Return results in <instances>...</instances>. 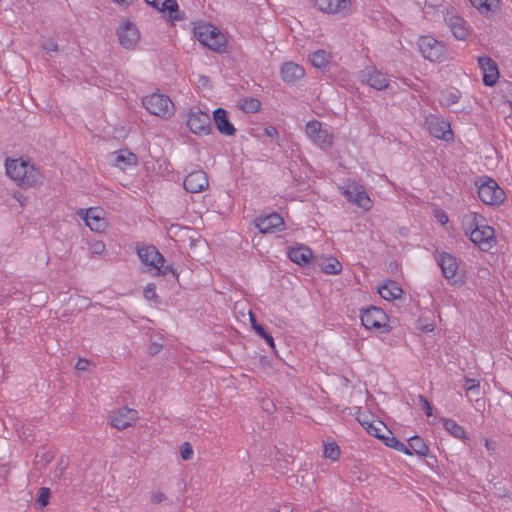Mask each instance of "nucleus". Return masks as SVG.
<instances>
[{
	"label": "nucleus",
	"mask_w": 512,
	"mask_h": 512,
	"mask_svg": "<svg viewBox=\"0 0 512 512\" xmlns=\"http://www.w3.org/2000/svg\"><path fill=\"white\" fill-rule=\"evenodd\" d=\"M5 168L6 174L21 186H34L42 182L39 170L22 159H8Z\"/></svg>",
	"instance_id": "obj_1"
},
{
	"label": "nucleus",
	"mask_w": 512,
	"mask_h": 512,
	"mask_svg": "<svg viewBox=\"0 0 512 512\" xmlns=\"http://www.w3.org/2000/svg\"><path fill=\"white\" fill-rule=\"evenodd\" d=\"M194 35L205 47L218 53H224L227 49V38L219 29L210 23H199L194 28Z\"/></svg>",
	"instance_id": "obj_2"
},
{
	"label": "nucleus",
	"mask_w": 512,
	"mask_h": 512,
	"mask_svg": "<svg viewBox=\"0 0 512 512\" xmlns=\"http://www.w3.org/2000/svg\"><path fill=\"white\" fill-rule=\"evenodd\" d=\"M305 132L308 138L323 151L332 148L334 134L329 127H324L318 120H311L306 123Z\"/></svg>",
	"instance_id": "obj_3"
},
{
	"label": "nucleus",
	"mask_w": 512,
	"mask_h": 512,
	"mask_svg": "<svg viewBox=\"0 0 512 512\" xmlns=\"http://www.w3.org/2000/svg\"><path fill=\"white\" fill-rule=\"evenodd\" d=\"M142 102L147 111L155 116L168 119L174 114V104L167 95L153 93L145 96Z\"/></svg>",
	"instance_id": "obj_4"
},
{
	"label": "nucleus",
	"mask_w": 512,
	"mask_h": 512,
	"mask_svg": "<svg viewBox=\"0 0 512 512\" xmlns=\"http://www.w3.org/2000/svg\"><path fill=\"white\" fill-rule=\"evenodd\" d=\"M476 185H478V196L484 204L500 205L505 200L504 190L492 178L484 177L481 183L477 181Z\"/></svg>",
	"instance_id": "obj_5"
},
{
	"label": "nucleus",
	"mask_w": 512,
	"mask_h": 512,
	"mask_svg": "<svg viewBox=\"0 0 512 512\" xmlns=\"http://www.w3.org/2000/svg\"><path fill=\"white\" fill-rule=\"evenodd\" d=\"M360 319L366 329H375L381 333L390 332V326L387 324V315L383 309L376 306H369L361 310Z\"/></svg>",
	"instance_id": "obj_6"
},
{
	"label": "nucleus",
	"mask_w": 512,
	"mask_h": 512,
	"mask_svg": "<svg viewBox=\"0 0 512 512\" xmlns=\"http://www.w3.org/2000/svg\"><path fill=\"white\" fill-rule=\"evenodd\" d=\"M435 260L441 268L442 275L447 279L450 285H461L463 281L458 277V260L457 258L447 252L438 253Z\"/></svg>",
	"instance_id": "obj_7"
},
{
	"label": "nucleus",
	"mask_w": 512,
	"mask_h": 512,
	"mask_svg": "<svg viewBox=\"0 0 512 512\" xmlns=\"http://www.w3.org/2000/svg\"><path fill=\"white\" fill-rule=\"evenodd\" d=\"M187 126L190 131L197 135H208L211 132V118L209 114L199 108H192L189 112Z\"/></svg>",
	"instance_id": "obj_8"
},
{
	"label": "nucleus",
	"mask_w": 512,
	"mask_h": 512,
	"mask_svg": "<svg viewBox=\"0 0 512 512\" xmlns=\"http://www.w3.org/2000/svg\"><path fill=\"white\" fill-rule=\"evenodd\" d=\"M418 48L422 56L430 61H438L445 53L443 43L432 36H421L418 40Z\"/></svg>",
	"instance_id": "obj_9"
},
{
	"label": "nucleus",
	"mask_w": 512,
	"mask_h": 512,
	"mask_svg": "<svg viewBox=\"0 0 512 512\" xmlns=\"http://www.w3.org/2000/svg\"><path fill=\"white\" fill-rule=\"evenodd\" d=\"M425 125L431 136L449 141L453 138L450 124L438 116L430 114L426 117Z\"/></svg>",
	"instance_id": "obj_10"
},
{
	"label": "nucleus",
	"mask_w": 512,
	"mask_h": 512,
	"mask_svg": "<svg viewBox=\"0 0 512 512\" xmlns=\"http://www.w3.org/2000/svg\"><path fill=\"white\" fill-rule=\"evenodd\" d=\"M313 6L329 15H347L351 9V0H311Z\"/></svg>",
	"instance_id": "obj_11"
},
{
	"label": "nucleus",
	"mask_w": 512,
	"mask_h": 512,
	"mask_svg": "<svg viewBox=\"0 0 512 512\" xmlns=\"http://www.w3.org/2000/svg\"><path fill=\"white\" fill-rule=\"evenodd\" d=\"M470 240L482 251H488L495 242L494 229L484 223L475 231H471Z\"/></svg>",
	"instance_id": "obj_12"
},
{
	"label": "nucleus",
	"mask_w": 512,
	"mask_h": 512,
	"mask_svg": "<svg viewBox=\"0 0 512 512\" xmlns=\"http://www.w3.org/2000/svg\"><path fill=\"white\" fill-rule=\"evenodd\" d=\"M209 186L208 176L202 170L189 173L183 181V187L188 193H199Z\"/></svg>",
	"instance_id": "obj_13"
},
{
	"label": "nucleus",
	"mask_w": 512,
	"mask_h": 512,
	"mask_svg": "<svg viewBox=\"0 0 512 512\" xmlns=\"http://www.w3.org/2000/svg\"><path fill=\"white\" fill-rule=\"evenodd\" d=\"M255 227L259 233H275L284 228V220L278 213H271L265 217H258L255 219Z\"/></svg>",
	"instance_id": "obj_14"
},
{
	"label": "nucleus",
	"mask_w": 512,
	"mask_h": 512,
	"mask_svg": "<svg viewBox=\"0 0 512 512\" xmlns=\"http://www.w3.org/2000/svg\"><path fill=\"white\" fill-rule=\"evenodd\" d=\"M445 21L456 39L464 41L469 37L470 26L461 16L447 13Z\"/></svg>",
	"instance_id": "obj_15"
},
{
	"label": "nucleus",
	"mask_w": 512,
	"mask_h": 512,
	"mask_svg": "<svg viewBox=\"0 0 512 512\" xmlns=\"http://www.w3.org/2000/svg\"><path fill=\"white\" fill-rule=\"evenodd\" d=\"M120 45L125 49L133 48L140 38L137 27L130 21L125 22L117 31Z\"/></svg>",
	"instance_id": "obj_16"
},
{
	"label": "nucleus",
	"mask_w": 512,
	"mask_h": 512,
	"mask_svg": "<svg viewBox=\"0 0 512 512\" xmlns=\"http://www.w3.org/2000/svg\"><path fill=\"white\" fill-rule=\"evenodd\" d=\"M362 82L376 90H383L389 87L387 76L375 67H367L362 71Z\"/></svg>",
	"instance_id": "obj_17"
},
{
	"label": "nucleus",
	"mask_w": 512,
	"mask_h": 512,
	"mask_svg": "<svg viewBox=\"0 0 512 512\" xmlns=\"http://www.w3.org/2000/svg\"><path fill=\"white\" fill-rule=\"evenodd\" d=\"M136 419V410L123 407L111 416L110 424L118 430H123L130 427Z\"/></svg>",
	"instance_id": "obj_18"
},
{
	"label": "nucleus",
	"mask_w": 512,
	"mask_h": 512,
	"mask_svg": "<svg viewBox=\"0 0 512 512\" xmlns=\"http://www.w3.org/2000/svg\"><path fill=\"white\" fill-rule=\"evenodd\" d=\"M478 64L484 72L483 83L486 86H493L499 77L497 63L488 56H481L478 57Z\"/></svg>",
	"instance_id": "obj_19"
},
{
	"label": "nucleus",
	"mask_w": 512,
	"mask_h": 512,
	"mask_svg": "<svg viewBox=\"0 0 512 512\" xmlns=\"http://www.w3.org/2000/svg\"><path fill=\"white\" fill-rule=\"evenodd\" d=\"M137 254L141 262L150 267H158V263L165 262L162 254L153 245L137 247Z\"/></svg>",
	"instance_id": "obj_20"
},
{
	"label": "nucleus",
	"mask_w": 512,
	"mask_h": 512,
	"mask_svg": "<svg viewBox=\"0 0 512 512\" xmlns=\"http://www.w3.org/2000/svg\"><path fill=\"white\" fill-rule=\"evenodd\" d=\"M157 10L161 12L165 19L174 24L185 19V12L180 10L176 0H165L161 6H158Z\"/></svg>",
	"instance_id": "obj_21"
},
{
	"label": "nucleus",
	"mask_w": 512,
	"mask_h": 512,
	"mask_svg": "<svg viewBox=\"0 0 512 512\" xmlns=\"http://www.w3.org/2000/svg\"><path fill=\"white\" fill-rule=\"evenodd\" d=\"M213 120L219 133L225 136H233L236 133V129L229 120L228 112L225 109H215L213 112Z\"/></svg>",
	"instance_id": "obj_22"
},
{
	"label": "nucleus",
	"mask_w": 512,
	"mask_h": 512,
	"mask_svg": "<svg viewBox=\"0 0 512 512\" xmlns=\"http://www.w3.org/2000/svg\"><path fill=\"white\" fill-rule=\"evenodd\" d=\"M480 14L487 19H495L500 13V0H469Z\"/></svg>",
	"instance_id": "obj_23"
},
{
	"label": "nucleus",
	"mask_w": 512,
	"mask_h": 512,
	"mask_svg": "<svg viewBox=\"0 0 512 512\" xmlns=\"http://www.w3.org/2000/svg\"><path fill=\"white\" fill-rule=\"evenodd\" d=\"M281 77L286 83H294L305 75V69L294 62H286L281 66Z\"/></svg>",
	"instance_id": "obj_24"
},
{
	"label": "nucleus",
	"mask_w": 512,
	"mask_h": 512,
	"mask_svg": "<svg viewBox=\"0 0 512 512\" xmlns=\"http://www.w3.org/2000/svg\"><path fill=\"white\" fill-rule=\"evenodd\" d=\"M287 255L292 262L298 265L308 264L313 257L312 250L308 246L302 244L290 248Z\"/></svg>",
	"instance_id": "obj_25"
},
{
	"label": "nucleus",
	"mask_w": 512,
	"mask_h": 512,
	"mask_svg": "<svg viewBox=\"0 0 512 512\" xmlns=\"http://www.w3.org/2000/svg\"><path fill=\"white\" fill-rule=\"evenodd\" d=\"M83 219L92 231L101 232L106 228V221L98 214L97 209H87Z\"/></svg>",
	"instance_id": "obj_26"
},
{
	"label": "nucleus",
	"mask_w": 512,
	"mask_h": 512,
	"mask_svg": "<svg viewBox=\"0 0 512 512\" xmlns=\"http://www.w3.org/2000/svg\"><path fill=\"white\" fill-rule=\"evenodd\" d=\"M485 219L476 212H469L462 217V228L467 236H471V231L475 232Z\"/></svg>",
	"instance_id": "obj_27"
},
{
	"label": "nucleus",
	"mask_w": 512,
	"mask_h": 512,
	"mask_svg": "<svg viewBox=\"0 0 512 512\" xmlns=\"http://www.w3.org/2000/svg\"><path fill=\"white\" fill-rule=\"evenodd\" d=\"M378 292L383 299L389 301L399 299L403 294L402 288L393 280H388Z\"/></svg>",
	"instance_id": "obj_28"
},
{
	"label": "nucleus",
	"mask_w": 512,
	"mask_h": 512,
	"mask_svg": "<svg viewBox=\"0 0 512 512\" xmlns=\"http://www.w3.org/2000/svg\"><path fill=\"white\" fill-rule=\"evenodd\" d=\"M408 450L410 451V454H408L409 456H412V455H417L419 457H426L428 456L429 454V447L428 445L424 442V440L418 436V435H414L412 437H410L408 440Z\"/></svg>",
	"instance_id": "obj_29"
},
{
	"label": "nucleus",
	"mask_w": 512,
	"mask_h": 512,
	"mask_svg": "<svg viewBox=\"0 0 512 512\" xmlns=\"http://www.w3.org/2000/svg\"><path fill=\"white\" fill-rule=\"evenodd\" d=\"M345 194L349 201L353 202L364 210H369L372 207V202L364 190L356 192L346 191Z\"/></svg>",
	"instance_id": "obj_30"
},
{
	"label": "nucleus",
	"mask_w": 512,
	"mask_h": 512,
	"mask_svg": "<svg viewBox=\"0 0 512 512\" xmlns=\"http://www.w3.org/2000/svg\"><path fill=\"white\" fill-rule=\"evenodd\" d=\"M250 321H251V327L254 330V332L259 335L261 338L265 340V342L271 347L273 351H275V343L274 338L270 333H268L264 326L257 322L255 315L250 312Z\"/></svg>",
	"instance_id": "obj_31"
},
{
	"label": "nucleus",
	"mask_w": 512,
	"mask_h": 512,
	"mask_svg": "<svg viewBox=\"0 0 512 512\" xmlns=\"http://www.w3.org/2000/svg\"><path fill=\"white\" fill-rule=\"evenodd\" d=\"M330 59V53L323 49L316 50L309 55L311 64L319 69L326 67L329 64Z\"/></svg>",
	"instance_id": "obj_32"
},
{
	"label": "nucleus",
	"mask_w": 512,
	"mask_h": 512,
	"mask_svg": "<svg viewBox=\"0 0 512 512\" xmlns=\"http://www.w3.org/2000/svg\"><path fill=\"white\" fill-rule=\"evenodd\" d=\"M380 440H382L383 443L390 448H393L399 452H403L404 454H410L407 445L399 441L392 432L391 434L384 432V434L380 436Z\"/></svg>",
	"instance_id": "obj_33"
},
{
	"label": "nucleus",
	"mask_w": 512,
	"mask_h": 512,
	"mask_svg": "<svg viewBox=\"0 0 512 512\" xmlns=\"http://www.w3.org/2000/svg\"><path fill=\"white\" fill-rule=\"evenodd\" d=\"M444 428L455 438L457 439H465L466 432L462 426L457 424L453 419L443 418L442 419Z\"/></svg>",
	"instance_id": "obj_34"
},
{
	"label": "nucleus",
	"mask_w": 512,
	"mask_h": 512,
	"mask_svg": "<svg viewBox=\"0 0 512 512\" xmlns=\"http://www.w3.org/2000/svg\"><path fill=\"white\" fill-rule=\"evenodd\" d=\"M320 267L324 273L330 275H336L342 270L341 263L334 257L324 259L320 264Z\"/></svg>",
	"instance_id": "obj_35"
},
{
	"label": "nucleus",
	"mask_w": 512,
	"mask_h": 512,
	"mask_svg": "<svg viewBox=\"0 0 512 512\" xmlns=\"http://www.w3.org/2000/svg\"><path fill=\"white\" fill-rule=\"evenodd\" d=\"M239 108L246 113H255L259 110L261 102L253 97H246L239 101Z\"/></svg>",
	"instance_id": "obj_36"
},
{
	"label": "nucleus",
	"mask_w": 512,
	"mask_h": 512,
	"mask_svg": "<svg viewBox=\"0 0 512 512\" xmlns=\"http://www.w3.org/2000/svg\"><path fill=\"white\" fill-rule=\"evenodd\" d=\"M384 432L391 434V430L380 420H376L373 424H369V428L367 429V433L378 439H380V436L383 435Z\"/></svg>",
	"instance_id": "obj_37"
},
{
	"label": "nucleus",
	"mask_w": 512,
	"mask_h": 512,
	"mask_svg": "<svg viewBox=\"0 0 512 512\" xmlns=\"http://www.w3.org/2000/svg\"><path fill=\"white\" fill-rule=\"evenodd\" d=\"M463 387L468 395L475 397V401L479 400L478 396L480 395V383L478 380L465 378Z\"/></svg>",
	"instance_id": "obj_38"
},
{
	"label": "nucleus",
	"mask_w": 512,
	"mask_h": 512,
	"mask_svg": "<svg viewBox=\"0 0 512 512\" xmlns=\"http://www.w3.org/2000/svg\"><path fill=\"white\" fill-rule=\"evenodd\" d=\"M136 162H137L136 155L133 153H130V152L127 153L126 155H124L123 153H119L114 160L115 166H117L121 169H124L128 165L136 164Z\"/></svg>",
	"instance_id": "obj_39"
},
{
	"label": "nucleus",
	"mask_w": 512,
	"mask_h": 512,
	"mask_svg": "<svg viewBox=\"0 0 512 512\" xmlns=\"http://www.w3.org/2000/svg\"><path fill=\"white\" fill-rule=\"evenodd\" d=\"M340 455V449L335 442L328 443L324 446V456L331 460H337Z\"/></svg>",
	"instance_id": "obj_40"
},
{
	"label": "nucleus",
	"mask_w": 512,
	"mask_h": 512,
	"mask_svg": "<svg viewBox=\"0 0 512 512\" xmlns=\"http://www.w3.org/2000/svg\"><path fill=\"white\" fill-rule=\"evenodd\" d=\"M50 498V489L47 487H42L39 490L38 496L36 498V504L39 508L45 507L49 503Z\"/></svg>",
	"instance_id": "obj_41"
},
{
	"label": "nucleus",
	"mask_w": 512,
	"mask_h": 512,
	"mask_svg": "<svg viewBox=\"0 0 512 512\" xmlns=\"http://www.w3.org/2000/svg\"><path fill=\"white\" fill-rule=\"evenodd\" d=\"M157 269L158 275H167L168 273H171L175 279H178V272L176 269H174L171 265H164L161 263H158V267H155Z\"/></svg>",
	"instance_id": "obj_42"
},
{
	"label": "nucleus",
	"mask_w": 512,
	"mask_h": 512,
	"mask_svg": "<svg viewBox=\"0 0 512 512\" xmlns=\"http://www.w3.org/2000/svg\"><path fill=\"white\" fill-rule=\"evenodd\" d=\"M181 458L185 461L190 460L193 456V448L190 445V443L185 442L183 443L181 450H180Z\"/></svg>",
	"instance_id": "obj_43"
},
{
	"label": "nucleus",
	"mask_w": 512,
	"mask_h": 512,
	"mask_svg": "<svg viewBox=\"0 0 512 512\" xmlns=\"http://www.w3.org/2000/svg\"><path fill=\"white\" fill-rule=\"evenodd\" d=\"M371 415L367 413H360L357 416V421L360 423V425L367 431L369 428V424H373L375 420L370 419Z\"/></svg>",
	"instance_id": "obj_44"
},
{
	"label": "nucleus",
	"mask_w": 512,
	"mask_h": 512,
	"mask_svg": "<svg viewBox=\"0 0 512 512\" xmlns=\"http://www.w3.org/2000/svg\"><path fill=\"white\" fill-rule=\"evenodd\" d=\"M183 230H189V228L188 227H183V226H181L179 224H171L167 228L168 235L171 238L177 237L179 235V233L182 232Z\"/></svg>",
	"instance_id": "obj_45"
},
{
	"label": "nucleus",
	"mask_w": 512,
	"mask_h": 512,
	"mask_svg": "<svg viewBox=\"0 0 512 512\" xmlns=\"http://www.w3.org/2000/svg\"><path fill=\"white\" fill-rule=\"evenodd\" d=\"M418 401L422 405L425 414L430 417L432 416V405L423 395H418Z\"/></svg>",
	"instance_id": "obj_46"
},
{
	"label": "nucleus",
	"mask_w": 512,
	"mask_h": 512,
	"mask_svg": "<svg viewBox=\"0 0 512 512\" xmlns=\"http://www.w3.org/2000/svg\"><path fill=\"white\" fill-rule=\"evenodd\" d=\"M144 297L148 300L157 301L158 296L155 291L154 284H148L144 289Z\"/></svg>",
	"instance_id": "obj_47"
},
{
	"label": "nucleus",
	"mask_w": 512,
	"mask_h": 512,
	"mask_svg": "<svg viewBox=\"0 0 512 512\" xmlns=\"http://www.w3.org/2000/svg\"><path fill=\"white\" fill-rule=\"evenodd\" d=\"M41 47L47 52H57L58 44L53 39H48L41 44Z\"/></svg>",
	"instance_id": "obj_48"
},
{
	"label": "nucleus",
	"mask_w": 512,
	"mask_h": 512,
	"mask_svg": "<svg viewBox=\"0 0 512 512\" xmlns=\"http://www.w3.org/2000/svg\"><path fill=\"white\" fill-rule=\"evenodd\" d=\"M66 467H67V462L64 461L63 458L60 459V461L58 462V465L54 471V477L55 478H61L62 475L64 474V471L66 470Z\"/></svg>",
	"instance_id": "obj_49"
},
{
	"label": "nucleus",
	"mask_w": 512,
	"mask_h": 512,
	"mask_svg": "<svg viewBox=\"0 0 512 512\" xmlns=\"http://www.w3.org/2000/svg\"><path fill=\"white\" fill-rule=\"evenodd\" d=\"M459 98H460V95H459V92L456 91V92H450L446 97H445V102L447 105H452V104H455L459 101Z\"/></svg>",
	"instance_id": "obj_50"
},
{
	"label": "nucleus",
	"mask_w": 512,
	"mask_h": 512,
	"mask_svg": "<svg viewBox=\"0 0 512 512\" xmlns=\"http://www.w3.org/2000/svg\"><path fill=\"white\" fill-rule=\"evenodd\" d=\"M105 250V244L102 241H96L91 246V251L94 254H102Z\"/></svg>",
	"instance_id": "obj_51"
},
{
	"label": "nucleus",
	"mask_w": 512,
	"mask_h": 512,
	"mask_svg": "<svg viewBox=\"0 0 512 512\" xmlns=\"http://www.w3.org/2000/svg\"><path fill=\"white\" fill-rule=\"evenodd\" d=\"M162 349V345L161 344H158V343H151L148 348H147V352L149 355L151 356H155L157 354H159V352L161 351Z\"/></svg>",
	"instance_id": "obj_52"
},
{
	"label": "nucleus",
	"mask_w": 512,
	"mask_h": 512,
	"mask_svg": "<svg viewBox=\"0 0 512 512\" xmlns=\"http://www.w3.org/2000/svg\"><path fill=\"white\" fill-rule=\"evenodd\" d=\"M166 500V495L163 492H156L151 497V502L154 504H159Z\"/></svg>",
	"instance_id": "obj_53"
},
{
	"label": "nucleus",
	"mask_w": 512,
	"mask_h": 512,
	"mask_svg": "<svg viewBox=\"0 0 512 512\" xmlns=\"http://www.w3.org/2000/svg\"><path fill=\"white\" fill-rule=\"evenodd\" d=\"M88 365H89V361L88 360H86V359H79L78 362L76 363L75 368L77 370H80V371H85V370H87Z\"/></svg>",
	"instance_id": "obj_54"
},
{
	"label": "nucleus",
	"mask_w": 512,
	"mask_h": 512,
	"mask_svg": "<svg viewBox=\"0 0 512 512\" xmlns=\"http://www.w3.org/2000/svg\"><path fill=\"white\" fill-rule=\"evenodd\" d=\"M265 134L268 137L274 138L278 136V130L274 126H268L264 129Z\"/></svg>",
	"instance_id": "obj_55"
},
{
	"label": "nucleus",
	"mask_w": 512,
	"mask_h": 512,
	"mask_svg": "<svg viewBox=\"0 0 512 512\" xmlns=\"http://www.w3.org/2000/svg\"><path fill=\"white\" fill-rule=\"evenodd\" d=\"M113 1L122 6H128L133 2V0H113Z\"/></svg>",
	"instance_id": "obj_56"
},
{
	"label": "nucleus",
	"mask_w": 512,
	"mask_h": 512,
	"mask_svg": "<svg viewBox=\"0 0 512 512\" xmlns=\"http://www.w3.org/2000/svg\"><path fill=\"white\" fill-rule=\"evenodd\" d=\"M438 221L441 223V224H446L448 222V217L446 214H441L439 217H438Z\"/></svg>",
	"instance_id": "obj_57"
},
{
	"label": "nucleus",
	"mask_w": 512,
	"mask_h": 512,
	"mask_svg": "<svg viewBox=\"0 0 512 512\" xmlns=\"http://www.w3.org/2000/svg\"><path fill=\"white\" fill-rule=\"evenodd\" d=\"M148 5L154 7V8H158L159 6V3L157 2V0H144Z\"/></svg>",
	"instance_id": "obj_58"
},
{
	"label": "nucleus",
	"mask_w": 512,
	"mask_h": 512,
	"mask_svg": "<svg viewBox=\"0 0 512 512\" xmlns=\"http://www.w3.org/2000/svg\"><path fill=\"white\" fill-rule=\"evenodd\" d=\"M44 457H45L46 463L50 462L53 459V456L51 454H49V453L45 454Z\"/></svg>",
	"instance_id": "obj_59"
},
{
	"label": "nucleus",
	"mask_w": 512,
	"mask_h": 512,
	"mask_svg": "<svg viewBox=\"0 0 512 512\" xmlns=\"http://www.w3.org/2000/svg\"><path fill=\"white\" fill-rule=\"evenodd\" d=\"M433 329L434 328L432 325H428V326H426L425 331H433Z\"/></svg>",
	"instance_id": "obj_60"
},
{
	"label": "nucleus",
	"mask_w": 512,
	"mask_h": 512,
	"mask_svg": "<svg viewBox=\"0 0 512 512\" xmlns=\"http://www.w3.org/2000/svg\"><path fill=\"white\" fill-rule=\"evenodd\" d=\"M486 447H487V449L491 448L490 442L488 440H486Z\"/></svg>",
	"instance_id": "obj_61"
}]
</instances>
